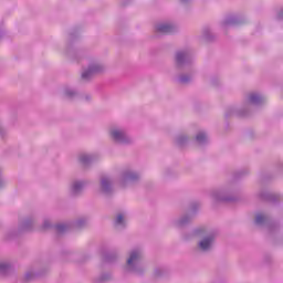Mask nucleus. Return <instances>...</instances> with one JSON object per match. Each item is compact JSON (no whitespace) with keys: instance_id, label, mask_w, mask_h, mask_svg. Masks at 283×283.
<instances>
[{"instance_id":"obj_1","label":"nucleus","mask_w":283,"mask_h":283,"mask_svg":"<svg viewBox=\"0 0 283 283\" xmlns=\"http://www.w3.org/2000/svg\"><path fill=\"white\" fill-rule=\"evenodd\" d=\"M157 32L160 34H171L174 27L171 24H159L157 25Z\"/></svg>"},{"instance_id":"obj_2","label":"nucleus","mask_w":283,"mask_h":283,"mask_svg":"<svg viewBox=\"0 0 283 283\" xmlns=\"http://www.w3.org/2000/svg\"><path fill=\"white\" fill-rule=\"evenodd\" d=\"M211 242H213V239H203L199 243V247L202 251H209V249L211 248Z\"/></svg>"},{"instance_id":"obj_3","label":"nucleus","mask_w":283,"mask_h":283,"mask_svg":"<svg viewBox=\"0 0 283 283\" xmlns=\"http://www.w3.org/2000/svg\"><path fill=\"white\" fill-rule=\"evenodd\" d=\"M112 138H114V140H125V133L120 132V130H113L111 133Z\"/></svg>"},{"instance_id":"obj_4","label":"nucleus","mask_w":283,"mask_h":283,"mask_svg":"<svg viewBox=\"0 0 283 283\" xmlns=\"http://www.w3.org/2000/svg\"><path fill=\"white\" fill-rule=\"evenodd\" d=\"M138 258H140V253L138 252H133L130 254V258L127 261V264H134V262H136V260H138Z\"/></svg>"},{"instance_id":"obj_5","label":"nucleus","mask_w":283,"mask_h":283,"mask_svg":"<svg viewBox=\"0 0 283 283\" xmlns=\"http://www.w3.org/2000/svg\"><path fill=\"white\" fill-rule=\"evenodd\" d=\"M98 72V69L96 67H91L87 72L82 73V78H87L92 74Z\"/></svg>"},{"instance_id":"obj_6","label":"nucleus","mask_w":283,"mask_h":283,"mask_svg":"<svg viewBox=\"0 0 283 283\" xmlns=\"http://www.w3.org/2000/svg\"><path fill=\"white\" fill-rule=\"evenodd\" d=\"M197 140L198 143H202V140H206L207 135H205V133H200L199 135H197Z\"/></svg>"},{"instance_id":"obj_7","label":"nucleus","mask_w":283,"mask_h":283,"mask_svg":"<svg viewBox=\"0 0 283 283\" xmlns=\"http://www.w3.org/2000/svg\"><path fill=\"white\" fill-rule=\"evenodd\" d=\"M258 98H260V96H259L258 94H252V95L250 96L251 103H258Z\"/></svg>"},{"instance_id":"obj_8","label":"nucleus","mask_w":283,"mask_h":283,"mask_svg":"<svg viewBox=\"0 0 283 283\" xmlns=\"http://www.w3.org/2000/svg\"><path fill=\"white\" fill-rule=\"evenodd\" d=\"M262 222H264V214H258L256 216V224H260Z\"/></svg>"},{"instance_id":"obj_9","label":"nucleus","mask_w":283,"mask_h":283,"mask_svg":"<svg viewBox=\"0 0 283 283\" xmlns=\"http://www.w3.org/2000/svg\"><path fill=\"white\" fill-rule=\"evenodd\" d=\"M185 59V53H177V63H180Z\"/></svg>"},{"instance_id":"obj_10","label":"nucleus","mask_w":283,"mask_h":283,"mask_svg":"<svg viewBox=\"0 0 283 283\" xmlns=\"http://www.w3.org/2000/svg\"><path fill=\"white\" fill-rule=\"evenodd\" d=\"M123 220H124L123 214H118L116 219V224H123Z\"/></svg>"},{"instance_id":"obj_11","label":"nucleus","mask_w":283,"mask_h":283,"mask_svg":"<svg viewBox=\"0 0 283 283\" xmlns=\"http://www.w3.org/2000/svg\"><path fill=\"white\" fill-rule=\"evenodd\" d=\"M108 186H109V182L107 181V179L102 180V188L103 189H107Z\"/></svg>"},{"instance_id":"obj_12","label":"nucleus","mask_w":283,"mask_h":283,"mask_svg":"<svg viewBox=\"0 0 283 283\" xmlns=\"http://www.w3.org/2000/svg\"><path fill=\"white\" fill-rule=\"evenodd\" d=\"M82 187L81 182H77L73 186L74 191H78V188Z\"/></svg>"},{"instance_id":"obj_13","label":"nucleus","mask_w":283,"mask_h":283,"mask_svg":"<svg viewBox=\"0 0 283 283\" xmlns=\"http://www.w3.org/2000/svg\"><path fill=\"white\" fill-rule=\"evenodd\" d=\"M65 229V226H57V231H63Z\"/></svg>"},{"instance_id":"obj_14","label":"nucleus","mask_w":283,"mask_h":283,"mask_svg":"<svg viewBox=\"0 0 283 283\" xmlns=\"http://www.w3.org/2000/svg\"><path fill=\"white\" fill-rule=\"evenodd\" d=\"M181 83H187V80L185 77H181Z\"/></svg>"},{"instance_id":"obj_15","label":"nucleus","mask_w":283,"mask_h":283,"mask_svg":"<svg viewBox=\"0 0 283 283\" xmlns=\"http://www.w3.org/2000/svg\"><path fill=\"white\" fill-rule=\"evenodd\" d=\"M82 163H85V159L81 158Z\"/></svg>"}]
</instances>
